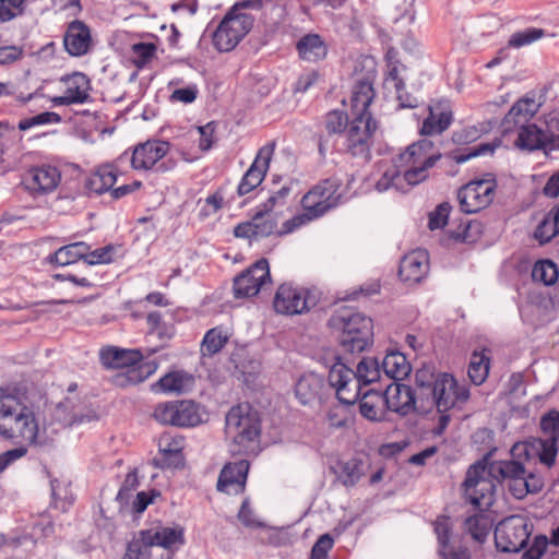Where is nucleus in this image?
Wrapping results in <instances>:
<instances>
[{"mask_svg":"<svg viewBox=\"0 0 559 559\" xmlns=\"http://www.w3.org/2000/svg\"><path fill=\"white\" fill-rule=\"evenodd\" d=\"M26 0H0V22H8L24 11Z\"/></svg>","mask_w":559,"mask_h":559,"instance_id":"obj_57","label":"nucleus"},{"mask_svg":"<svg viewBox=\"0 0 559 559\" xmlns=\"http://www.w3.org/2000/svg\"><path fill=\"white\" fill-rule=\"evenodd\" d=\"M518 148L522 151L551 152L559 150V133L552 130H545L535 123L520 124L518 136L514 141Z\"/></svg>","mask_w":559,"mask_h":559,"instance_id":"obj_17","label":"nucleus"},{"mask_svg":"<svg viewBox=\"0 0 559 559\" xmlns=\"http://www.w3.org/2000/svg\"><path fill=\"white\" fill-rule=\"evenodd\" d=\"M350 405L342 404L341 402L336 405L330 406L326 418L330 427L332 428H345L353 421V412Z\"/></svg>","mask_w":559,"mask_h":559,"instance_id":"obj_48","label":"nucleus"},{"mask_svg":"<svg viewBox=\"0 0 559 559\" xmlns=\"http://www.w3.org/2000/svg\"><path fill=\"white\" fill-rule=\"evenodd\" d=\"M202 421L199 406L192 401H176L174 426L194 427Z\"/></svg>","mask_w":559,"mask_h":559,"instance_id":"obj_41","label":"nucleus"},{"mask_svg":"<svg viewBox=\"0 0 559 559\" xmlns=\"http://www.w3.org/2000/svg\"><path fill=\"white\" fill-rule=\"evenodd\" d=\"M491 527L492 520L483 513L474 514L465 521V530L479 543H484L486 540Z\"/></svg>","mask_w":559,"mask_h":559,"instance_id":"obj_45","label":"nucleus"},{"mask_svg":"<svg viewBox=\"0 0 559 559\" xmlns=\"http://www.w3.org/2000/svg\"><path fill=\"white\" fill-rule=\"evenodd\" d=\"M336 479L345 487H354L365 475V464L359 459L338 461L333 467Z\"/></svg>","mask_w":559,"mask_h":559,"instance_id":"obj_35","label":"nucleus"},{"mask_svg":"<svg viewBox=\"0 0 559 559\" xmlns=\"http://www.w3.org/2000/svg\"><path fill=\"white\" fill-rule=\"evenodd\" d=\"M540 428L546 439L559 441V412L545 414L540 419Z\"/></svg>","mask_w":559,"mask_h":559,"instance_id":"obj_54","label":"nucleus"},{"mask_svg":"<svg viewBox=\"0 0 559 559\" xmlns=\"http://www.w3.org/2000/svg\"><path fill=\"white\" fill-rule=\"evenodd\" d=\"M99 359L105 368L122 369L141 362L143 354L140 349H124L116 346H107L100 349Z\"/></svg>","mask_w":559,"mask_h":559,"instance_id":"obj_29","label":"nucleus"},{"mask_svg":"<svg viewBox=\"0 0 559 559\" xmlns=\"http://www.w3.org/2000/svg\"><path fill=\"white\" fill-rule=\"evenodd\" d=\"M224 197L219 191L206 197L203 205L201 206L200 215L202 217H210L214 215L222 209Z\"/></svg>","mask_w":559,"mask_h":559,"instance_id":"obj_63","label":"nucleus"},{"mask_svg":"<svg viewBox=\"0 0 559 559\" xmlns=\"http://www.w3.org/2000/svg\"><path fill=\"white\" fill-rule=\"evenodd\" d=\"M540 104L534 96H524L513 104L509 112L506 115L503 124L509 130L510 124L526 123L539 109Z\"/></svg>","mask_w":559,"mask_h":559,"instance_id":"obj_31","label":"nucleus"},{"mask_svg":"<svg viewBox=\"0 0 559 559\" xmlns=\"http://www.w3.org/2000/svg\"><path fill=\"white\" fill-rule=\"evenodd\" d=\"M61 180L59 169L51 165L29 168L22 178L25 189L34 197L44 195L57 189Z\"/></svg>","mask_w":559,"mask_h":559,"instance_id":"obj_19","label":"nucleus"},{"mask_svg":"<svg viewBox=\"0 0 559 559\" xmlns=\"http://www.w3.org/2000/svg\"><path fill=\"white\" fill-rule=\"evenodd\" d=\"M329 326L337 334L340 345L346 353H361L373 341L371 318L350 308H338L330 318Z\"/></svg>","mask_w":559,"mask_h":559,"instance_id":"obj_2","label":"nucleus"},{"mask_svg":"<svg viewBox=\"0 0 559 559\" xmlns=\"http://www.w3.org/2000/svg\"><path fill=\"white\" fill-rule=\"evenodd\" d=\"M433 530L439 543V549L450 546L449 540L451 536L450 519L447 516H439L433 522Z\"/></svg>","mask_w":559,"mask_h":559,"instance_id":"obj_58","label":"nucleus"},{"mask_svg":"<svg viewBox=\"0 0 559 559\" xmlns=\"http://www.w3.org/2000/svg\"><path fill=\"white\" fill-rule=\"evenodd\" d=\"M183 540V530L180 526L157 525L142 530L129 542L122 559H151L153 546L170 549L182 545Z\"/></svg>","mask_w":559,"mask_h":559,"instance_id":"obj_6","label":"nucleus"},{"mask_svg":"<svg viewBox=\"0 0 559 559\" xmlns=\"http://www.w3.org/2000/svg\"><path fill=\"white\" fill-rule=\"evenodd\" d=\"M56 419L66 427L80 425L97 420L98 416L92 408L84 406L80 402H75L71 397H66L60 402L55 411Z\"/></svg>","mask_w":559,"mask_h":559,"instance_id":"obj_26","label":"nucleus"},{"mask_svg":"<svg viewBox=\"0 0 559 559\" xmlns=\"http://www.w3.org/2000/svg\"><path fill=\"white\" fill-rule=\"evenodd\" d=\"M496 188L497 182L492 175L467 182L457 191L461 210L466 214H473L486 209L493 201Z\"/></svg>","mask_w":559,"mask_h":559,"instance_id":"obj_11","label":"nucleus"},{"mask_svg":"<svg viewBox=\"0 0 559 559\" xmlns=\"http://www.w3.org/2000/svg\"><path fill=\"white\" fill-rule=\"evenodd\" d=\"M290 190H292V188L289 185H284L278 190L273 191L272 194L267 198V200L264 203H262L260 206L265 209V211L274 212V209L277 205L285 204V201H286L287 197L289 195Z\"/></svg>","mask_w":559,"mask_h":559,"instance_id":"obj_62","label":"nucleus"},{"mask_svg":"<svg viewBox=\"0 0 559 559\" xmlns=\"http://www.w3.org/2000/svg\"><path fill=\"white\" fill-rule=\"evenodd\" d=\"M468 399L469 390L465 384H460L450 373L439 372L431 394L419 406V414H428L433 408L439 413H447Z\"/></svg>","mask_w":559,"mask_h":559,"instance_id":"obj_8","label":"nucleus"},{"mask_svg":"<svg viewBox=\"0 0 559 559\" xmlns=\"http://www.w3.org/2000/svg\"><path fill=\"white\" fill-rule=\"evenodd\" d=\"M437 376L433 371L432 367L425 366L418 369L415 373V393L419 397V406H421L423 402L431 394L432 388H435V382L437 381Z\"/></svg>","mask_w":559,"mask_h":559,"instance_id":"obj_43","label":"nucleus"},{"mask_svg":"<svg viewBox=\"0 0 559 559\" xmlns=\"http://www.w3.org/2000/svg\"><path fill=\"white\" fill-rule=\"evenodd\" d=\"M557 235H559V230L546 217L542 219L534 231V238L540 245L549 242Z\"/></svg>","mask_w":559,"mask_h":559,"instance_id":"obj_61","label":"nucleus"},{"mask_svg":"<svg viewBox=\"0 0 559 559\" xmlns=\"http://www.w3.org/2000/svg\"><path fill=\"white\" fill-rule=\"evenodd\" d=\"M115 250L116 248L111 245L95 249L94 251L90 249L84 261L88 265L110 263L112 262V253Z\"/></svg>","mask_w":559,"mask_h":559,"instance_id":"obj_59","label":"nucleus"},{"mask_svg":"<svg viewBox=\"0 0 559 559\" xmlns=\"http://www.w3.org/2000/svg\"><path fill=\"white\" fill-rule=\"evenodd\" d=\"M64 91L61 96L52 98L57 106L81 105L91 100V81L86 74L74 72L62 79Z\"/></svg>","mask_w":559,"mask_h":559,"instance_id":"obj_22","label":"nucleus"},{"mask_svg":"<svg viewBox=\"0 0 559 559\" xmlns=\"http://www.w3.org/2000/svg\"><path fill=\"white\" fill-rule=\"evenodd\" d=\"M488 466L489 474L492 475L497 481H510L527 474L523 464L514 460L496 461L491 462Z\"/></svg>","mask_w":559,"mask_h":559,"instance_id":"obj_42","label":"nucleus"},{"mask_svg":"<svg viewBox=\"0 0 559 559\" xmlns=\"http://www.w3.org/2000/svg\"><path fill=\"white\" fill-rule=\"evenodd\" d=\"M382 394L386 409L400 415H407L413 411L419 414V397L411 386L392 382Z\"/></svg>","mask_w":559,"mask_h":559,"instance_id":"obj_21","label":"nucleus"},{"mask_svg":"<svg viewBox=\"0 0 559 559\" xmlns=\"http://www.w3.org/2000/svg\"><path fill=\"white\" fill-rule=\"evenodd\" d=\"M269 283H271L269 262L262 258L234 278V296L236 298L253 297Z\"/></svg>","mask_w":559,"mask_h":559,"instance_id":"obj_18","label":"nucleus"},{"mask_svg":"<svg viewBox=\"0 0 559 559\" xmlns=\"http://www.w3.org/2000/svg\"><path fill=\"white\" fill-rule=\"evenodd\" d=\"M181 442L169 435H164L158 441V455L153 459V465L159 468H176L182 464Z\"/></svg>","mask_w":559,"mask_h":559,"instance_id":"obj_30","label":"nucleus"},{"mask_svg":"<svg viewBox=\"0 0 559 559\" xmlns=\"http://www.w3.org/2000/svg\"><path fill=\"white\" fill-rule=\"evenodd\" d=\"M156 45L152 43H138L132 45V60L138 68L146 66L156 53Z\"/></svg>","mask_w":559,"mask_h":559,"instance_id":"obj_53","label":"nucleus"},{"mask_svg":"<svg viewBox=\"0 0 559 559\" xmlns=\"http://www.w3.org/2000/svg\"><path fill=\"white\" fill-rule=\"evenodd\" d=\"M381 369L383 374L396 382L408 376L411 366L402 353L391 352L383 357Z\"/></svg>","mask_w":559,"mask_h":559,"instance_id":"obj_38","label":"nucleus"},{"mask_svg":"<svg viewBox=\"0 0 559 559\" xmlns=\"http://www.w3.org/2000/svg\"><path fill=\"white\" fill-rule=\"evenodd\" d=\"M349 122L348 116L341 110L329 111L324 117L325 130L330 135H343Z\"/></svg>","mask_w":559,"mask_h":559,"instance_id":"obj_50","label":"nucleus"},{"mask_svg":"<svg viewBox=\"0 0 559 559\" xmlns=\"http://www.w3.org/2000/svg\"><path fill=\"white\" fill-rule=\"evenodd\" d=\"M318 304V297L311 290L284 283L278 286L273 307L277 313L295 316L308 312Z\"/></svg>","mask_w":559,"mask_h":559,"instance_id":"obj_13","label":"nucleus"},{"mask_svg":"<svg viewBox=\"0 0 559 559\" xmlns=\"http://www.w3.org/2000/svg\"><path fill=\"white\" fill-rule=\"evenodd\" d=\"M491 362V352L488 348L474 350L468 365V377L476 384H483L488 378Z\"/></svg>","mask_w":559,"mask_h":559,"instance_id":"obj_37","label":"nucleus"},{"mask_svg":"<svg viewBox=\"0 0 559 559\" xmlns=\"http://www.w3.org/2000/svg\"><path fill=\"white\" fill-rule=\"evenodd\" d=\"M453 121V112L448 100H437L428 106V116L424 119L420 134L438 135L444 132Z\"/></svg>","mask_w":559,"mask_h":559,"instance_id":"obj_24","label":"nucleus"},{"mask_svg":"<svg viewBox=\"0 0 559 559\" xmlns=\"http://www.w3.org/2000/svg\"><path fill=\"white\" fill-rule=\"evenodd\" d=\"M274 146L275 145L273 143L266 144L258 151L253 163L245 173L238 185V195H246L262 183L270 166V162L274 152Z\"/></svg>","mask_w":559,"mask_h":559,"instance_id":"obj_20","label":"nucleus"},{"mask_svg":"<svg viewBox=\"0 0 559 559\" xmlns=\"http://www.w3.org/2000/svg\"><path fill=\"white\" fill-rule=\"evenodd\" d=\"M429 270V254L424 249H416L403 257L400 263L399 275L408 283L420 282Z\"/></svg>","mask_w":559,"mask_h":559,"instance_id":"obj_27","label":"nucleus"},{"mask_svg":"<svg viewBox=\"0 0 559 559\" xmlns=\"http://www.w3.org/2000/svg\"><path fill=\"white\" fill-rule=\"evenodd\" d=\"M0 435L27 444L35 443L38 424L34 412L19 397L0 393Z\"/></svg>","mask_w":559,"mask_h":559,"instance_id":"obj_3","label":"nucleus"},{"mask_svg":"<svg viewBox=\"0 0 559 559\" xmlns=\"http://www.w3.org/2000/svg\"><path fill=\"white\" fill-rule=\"evenodd\" d=\"M169 314H163L160 311H152L146 316V324L150 335H155L159 341L170 340L176 329Z\"/></svg>","mask_w":559,"mask_h":559,"instance_id":"obj_39","label":"nucleus"},{"mask_svg":"<svg viewBox=\"0 0 559 559\" xmlns=\"http://www.w3.org/2000/svg\"><path fill=\"white\" fill-rule=\"evenodd\" d=\"M329 383L336 391V397L342 404L354 406L362 396V382L355 371L343 362H335L329 371Z\"/></svg>","mask_w":559,"mask_h":559,"instance_id":"obj_16","label":"nucleus"},{"mask_svg":"<svg viewBox=\"0 0 559 559\" xmlns=\"http://www.w3.org/2000/svg\"><path fill=\"white\" fill-rule=\"evenodd\" d=\"M452 206L448 202L439 204L430 214L428 227L431 230L443 228L449 219Z\"/></svg>","mask_w":559,"mask_h":559,"instance_id":"obj_56","label":"nucleus"},{"mask_svg":"<svg viewBox=\"0 0 559 559\" xmlns=\"http://www.w3.org/2000/svg\"><path fill=\"white\" fill-rule=\"evenodd\" d=\"M376 96L373 81L369 78L357 80L352 87L349 106L350 115L356 117H372L369 112V106L371 105Z\"/></svg>","mask_w":559,"mask_h":559,"instance_id":"obj_28","label":"nucleus"},{"mask_svg":"<svg viewBox=\"0 0 559 559\" xmlns=\"http://www.w3.org/2000/svg\"><path fill=\"white\" fill-rule=\"evenodd\" d=\"M60 120H61V117L57 112L45 111V112L38 114L36 116H33L31 118H25V119L20 120L19 129L25 131L35 126L58 123V122H60Z\"/></svg>","mask_w":559,"mask_h":559,"instance_id":"obj_55","label":"nucleus"},{"mask_svg":"<svg viewBox=\"0 0 559 559\" xmlns=\"http://www.w3.org/2000/svg\"><path fill=\"white\" fill-rule=\"evenodd\" d=\"M377 129L378 123L373 117L353 116L343 133L345 151L354 157L369 159Z\"/></svg>","mask_w":559,"mask_h":559,"instance_id":"obj_10","label":"nucleus"},{"mask_svg":"<svg viewBox=\"0 0 559 559\" xmlns=\"http://www.w3.org/2000/svg\"><path fill=\"white\" fill-rule=\"evenodd\" d=\"M249 462L240 460L226 464L219 473L217 490L226 493H240L245 490Z\"/></svg>","mask_w":559,"mask_h":559,"instance_id":"obj_25","label":"nucleus"},{"mask_svg":"<svg viewBox=\"0 0 559 559\" xmlns=\"http://www.w3.org/2000/svg\"><path fill=\"white\" fill-rule=\"evenodd\" d=\"M493 479L485 461H478L468 468L463 487L465 497L474 507L483 509L493 503Z\"/></svg>","mask_w":559,"mask_h":559,"instance_id":"obj_9","label":"nucleus"},{"mask_svg":"<svg viewBox=\"0 0 559 559\" xmlns=\"http://www.w3.org/2000/svg\"><path fill=\"white\" fill-rule=\"evenodd\" d=\"M334 544L333 538L330 534L321 535L314 543L311 549L310 559H326L328 552L332 549Z\"/></svg>","mask_w":559,"mask_h":559,"instance_id":"obj_64","label":"nucleus"},{"mask_svg":"<svg viewBox=\"0 0 559 559\" xmlns=\"http://www.w3.org/2000/svg\"><path fill=\"white\" fill-rule=\"evenodd\" d=\"M558 441L550 439H538L535 444L536 453L539 457L540 463L550 467L555 464L556 456L558 453Z\"/></svg>","mask_w":559,"mask_h":559,"instance_id":"obj_52","label":"nucleus"},{"mask_svg":"<svg viewBox=\"0 0 559 559\" xmlns=\"http://www.w3.org/2000/svg\"><path fill=\"white\" fill-rule=\"evenodd\" d=\"M340 188V180L335 178L324 179L317 183L301 199L304 213L286 221L284 223V233H292L304 224L336 207L342 197Z\"/></svg>","mask_w":559,"mask_h":559,"instance_id":"obj_4","label":"nucleus"},{"mask_svg":"<svg viewBox=\"0 0 559 559\" xmlns=\"http://www.w3.org/2000/svg\"><path fill=\"white\" fill-rule=\"evenodd\" d=\"M229 335L222 326L209 330L202 341V349L209 355H214L223 349L228 342Z\"/></svg>","mask_w":559,"mask_h":559,"instance_id":"obj_47","label":"nucleus"},{"mask_svg":"<svg viewBox=\"0 0 559 559\" xmlns=\"http://www.w3.org/2000/svg\"><path fill=\"white\" fill-rule=\"evenodd\" d=\"M225 433L233 441V452H248L260 435V423L248 405H237L229 409L225 419Z\"/></svg>","mask_w":559,"mask_h":559,"instance_id":"obj_7","label":"nucleus"},{"mask_svg":"<svg viewBox=\"0 0 559 559\" xmlns=\"http://www.w3.org/2000/svg\"><path fill=\"white\" fill-rule=\"evenodd\" d=\"M192 382V377L182 371L168 372L154 385L162 392L182 393Z\"/></svg>","mask_w":559,"mask_h":559,"instance_id":"obj_44","label":"nucleus"},{"mask_svg":"<svg viewBox=\"0 0 559 559\" xmlns=\"http://www.w3.org/2000/svg\"><path fill=\"white\" fill-rule=\"evenodd\" d=\"M530 536L531 526L527 519L522 515H512L496 526V547L503 552H518L526 546Z\"/></svg>","mask_w":559,"mask_h":559,"instance_id":"obj_12","label":"nucleus"},{"mask_svg":"<svg viewBox=\"0 0 559 559\" xmlns=\"http://www.w3.org/2000/svg\"><path fill=\"white\" fill-rule=\"evenodd\" d=\"M278 218L275 212L259 206L250 221L239 223L234 228V236L249 240H258L271 235H286L284 226L278 230Z\"/></svg>","mask_w":559,"mask_h":559,"instance_id":"obj_15","label":"nucleus"},{"mask_svg":"<svg viewBox=\"0 0 559 559\" xmlns=\"http://www.w3.org/2000/svg\"><path fill=\"white\" fill-rule=\"evenodd\" d=\"M441 158V153L433 142L427 139L419 140L401 153L394 165H383L381 177L376 181L378 192L390 189L406 192L429 177V170Z\"/></svg>","mask_w":559,"mask_h":559,"instance_id":"obj_1","label":"nucleus"},{"mask_svg":"<svg viewBox=\"0 0 559 559\" xmlns=\"http://www.w3.org/2000/svg\"><path fill=\"white\" fill-rule=\"evenodd\" d=\"M91 246L84 241L73 242L59 248L51 257L50 262L66 266L85 260Z\"/></svg>","mask_w":559,"mask_h":559,"instance_id":"obj_40","label":"nucleus"},{"mask_svg":"<svg viewBox=\"0 0 559 559\" xmlns=\"http://www.w3.org/2000/svg\"><path fill=\"white\" fill-rule=\"evenodd\" d=\"M63 46L72 57L85 56L93 47L91 28L80 20L70 22L63 35Z\"/></svg>","mask_w":559,"mask_h":559,"instance_id":"obj_23","label":"nucleus"},{"mask_svg":"<svg viewBox=\"0 0 559 559\" xmlns=\"http://www.w3.org/2000/svg\"><path fill=\"white\" fill-rule=\"evenodd\" d=\"M176 402L159 403L155 406L153 417L163 425L174 426Z\"/></svg>","mask_w":559,"mask_h":559,"instance_id":"obj_60","label":"nucleus"},{"mask_svg":"<svg viewBox=\"0 0 559 559\" xmlns=\"http://www.w3.org/2000/svg\"><path fill=\"white\" fill-rule=\"evenodd\" d=\"M296 48L300 58L309 62L322 60L328 53V47L318 34H307L302 36L298 40Z\"/></svg>","mask_w":559,"mask_h":559,"instance_id":"obj_34","label":"nucleus"},{"mask_svg":"<svg viewBox=\"0 0 559 559\" xmlns=\"http://www.w3.org/2000/svg\"><path fill=\"white\" fill-rule=\"evenodd\" d=\"M121 164L104 165L98 167L86 181V188L90 192L103 194L109 191L117 181L118 166Z\"/></svg>","mask_w":559,"mask_h":559,"instance_id":"obj_33","label":"nucleus"},{"mask_svg":"<svg viewBox=\"0 0 559 559\" xmlns=\"http://www.w3.org/2000/svg\"><path fill=\"white\" fill-rule=\"evenodd\" d=\"M558 274L559 273L556 263L550 260H542L536 262L532 271L533 280L547 286L556 283Z\"/></svg>","mask_w":559,"mask_h":559,"instance_id":"obj_49","label":"nucleus"},{"mask_svg":"<svg viewBox=\"0 0 559 559\" xmlns=\"http://www.w3.org/2000/svg\"><path fill=\"white\" fill-rule=\"evenodd\" d=\"M323 380L316 373L301 376L295 384V395L302 405H311L319 400Z\"/></svg>","mask_w":559,"mask_h":559,"instance_id":"obj_32","label":"nucleus"},{"mask_svg":"<svg viewBox=\"0 0 559 559\" xmlns=\"http://www.w3.org/2000/svg\"><path fill=\"white\" fill-rule=\"evenodd\" d=\"M257 1L246 0L234 4L226 13L213 35V44L219 51L233 50L253 26L254 17L246 12L257 8Z\"/></svg>","mask_w":559,"mask_h":559,"instance_id":"obj_5","label":"nucleus"},{"mask_svg":"<svg viewBox=\"0 0 559 559\" xmlns=\"http://www.w3.org/2000/svg\"><path fill=\"white\" fill-rule=\"evenodd\" d=\"M170 144L162 140H148L138 144L132 153L123 152L117 164L130 163L134 170H151L169 152Z\"/></svg>","mask_w":559,"mask_h":559,"instance_id":"obj_14","label":"nucleus"},{"mask_svg":"<svg viewBox=\"0 0 559 559\" xmlns=\"http://www.w3.org/2000/svg\"><path fill=\"white\" fill-rule=\"evenodd\" d=\"M545 32L542 28L528 27L524 31L513 33L510 36L508 45L512 48H521L544 37Z\"/></svg>","mask_w":559,"mask_h":559,"instance_id":"obj_51","label":"nucleus"},{"mask_svg":"<svg viewBox=\"0 0 559 559\" xmlns=\"http://www.w3.org/2000/svg\"><path fill=\"white\" fill-rule=\"evenodd\" d=\"M381 365L376 358L365 357L357 365L355 376L362 382L364 385H368L381 379Z\"/></svg>","mask_w":559,"mask_h":559,"instance_id":"obj_46","label":"nucleus"},{"mask_svg":"<svg viewBox=\"0 0 559 559\" xmlns=\"http://www.w3.org/2000/svg\"><path fill=\"white\" fill-rule=\"evenodd\" d=\"M384 408H386V403L381 392L372 389L364 392L359 402L361 416L369 420H381L384 417Z\"/></svg>","mask_w":559,"mask_h":559,"instance_id":"obj_36","label":"nucleus"}]
</instances>
